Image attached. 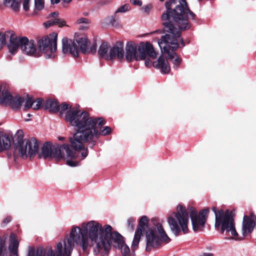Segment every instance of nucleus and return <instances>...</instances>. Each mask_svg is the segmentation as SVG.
Listing matches in <instances>:
<instances>
[{"label":"nucleus","instance_id":"1","mask_svg":"<svg viewBox=\"0 0 256 256\" xmlns=\"http://www.w3.org/2000/svg\"><path fill=\"white\" fill-rule=\"evenodd\" d=\"M176 4V0H168L165 3L166 9L162 16L164 30L168 34L162 36L158 41L162 54H167V58L174 64V68H177L181 62V59L174 52L179 46L178 42L182 46L184 42L181 38L182 31L190 28V19L194 20L196 14L192 12L186 0H178V4L174 8L172 6Z\"/></svg>","mask_w":256,"mask_h":256},{"label":"nucleus","instance_id":"2","mask_svg":"<svg viewBox=\"0 0 256 256\" xmlns=\"http://www.w3.org/2000/svg\"><path fill=\"white\" fill-rule=\"evenodd\" d=\"M66 120L74 128L76 133L70 141L73 148L81 152L80 159H84L88 155V150L84 143L95 145L94 137L100 134L106 136L112 131L109 126H105L102 130L98 128L104 125L106 122L102 118H93L86 112H78L73 110L66 115Z\"/></svg>","mask_w":256,"mask_h":256},{"label":"nucleus","instance_id":"3","mask_svg":"<svg viewBox=\"0 0 256 256\" xmlns=\"http://www.w3.org/2000/svg\"><path fill=\"white\" fill-rule=\"evenodd\" d=\"M94 220L82 223L81 226H73L70 236L56 244V249L40 247L29 250L28 256H71L74 244L84 250L94 246Z\"/></svg>","mask_w":256,"mask_h":256},{"label":"nucleus","instance_id":"4","mask_svg":"<svg viewBox=\"0 0 256 256\" xmlns=\"http://www.w3.org/2000/svg\"><path fill=\"white\" fill-rule=\"evenodd\" d=\"M94 252L101 256H108L112 246L120 249L123 256H134L135 249L132 248L130 252L129 247L124 244L123 237L116 232H112V227L108 224L102 226L94 220ZM132 247V246H131Z\"/></svg>","mask_w":256,"mask_h":256},{"label":"nucleus","instance_id":"5","mask_svg":"<svg viewBox=\"0 0 256 256\" xmlns=\"http://www.w3.org/2000/svg\"><path fill=\"white\" fill-rule=\"evenodd\" d=\"M147 56L152 59L156 58L158 56V53L149 42H142L139 45L131 41L127 42L126 58L128 62L144 60Z\"/></svg>","mask_w":256,"mask_h":256},{"label":"nucleus","instance_id":"6","mask_svg":"<svg viewBox=\"0 0 256 256\" xmlns=\"http://www.w3.org/2000/svg\"><path fill=\"white\" fill-rule=\"evenodd\" d=\"M64 152L68 158L74 159L78 157V152L80 150H76L72 145L64 144L53 146L50 142H48L44 144L39 156L44 158H54L57 161H59L64 158Z\"/></svg>","mask_w":256,"mask_h":256},{"label":"nucleus","instance_id":"7","mask_svg":"<svg viewBox=\"0 0 256 256\" xmlns=\"http://www.w3.org/2000/svg\"><path fill=\"white\" fill-rule=\"evenodd\" d=\"M87 38L86 36H78L74 40L64 38L62 40V50L64 54H70L74 57L78 56L79 50L83 54H94L96 50V44L94 43L90 48H88Z\"/></svg>","mask_w":256,"mask_h":256},{"label":"nucleus","instance_id":"8","mask_svg":"<svg viewBox=\"0 0 256 256\" xmlns=\"http://www.w3.org/2000/svg\"><path fill=\"white\" fill-rule=\"evenodd\" d=\"M152 222L154 226L148 228L146 232V250L147 252L158 246L162 242L168 243L170 241V239L165 232L162 224L158 222L157 219L153 218L152 219Z\"/></svg>","mask_w":256,"mask_h":256},{"label":"nucleus","instance_id":"9","mask_svg":"<svg viewBox=\"0 0 256 256\" xmlns=\"http://www.w3.org/2000/svg\"><path fill=\"white\" fill-rule=\"evenodd\" d=\"M212 210L215 214V227L216 228L220 227L222 232L224 231L226 232H230L232 237L226 238V239L236 240H242V238L238 236L235 228L234 220L228 210L224 212L222 210H217L215 207H212Z\"/></svg>","mask_w":256,"mask_h":256},{"label":"nucleus","instance_id":"10","mask_svg":"<svg viewBox=\"0 0 256 256\" xmlns=\"http://www.w3.org/2000/svg\"><path fill=\"white\" fill-rule=\"evenodd\" d=\"M10 40L8 48L12 54H15L18 49L20 48L22 52L28 56H38L36 44L34 40H28L26 36L20 38L14 34H12Z\"/></svg>","mask_w":256,"mask_h":256},{"label":"nucleus","instance_id":"11","mask_svg":"<svg viewBox=\"0 0 256 256\" xmlns=\"http://www.w3.org/2000/svg\"><path fill=\"white\" fill-rule=\"evenodd\" d=\"M168 222L172 232L175 236L179 235L180 230L184 234L188 232V214L187 210L182 206L178 205L176 212L168 218Z\"/></svg>","mask_w":256,"mask_h":256},{"label":"nucleus","instance_id":"12","mask_svg":"<svg viewBox=\"0 0 256 256\" xmlns=\"http://www.w3.org/2000/svg\"><path fill=\"white\" fill-rule=\"evenodd\" d=\"M38 149V142L35 138H19L15 144L14 154H18L22 158H33Z\"/></svg>","mask_w":256,"mask_h":256},{"label":"nucleus","instance_id":"13","mask_svg":"<svg viewBox=\"0 0 256 256\" xmlns=\"http://www.w3.org/2000/svg\"><path fill=\"white\" fill-rule=\"evenodd\" d=\"M57 34L52 32L38 40V44L39 50L46 58H55L57 50Z\"/></svg>","mask_w":256,"mask_h":256},{"label":"nucleus","instance_id":"14","mask_svg":"<svg viewBox=\"0 0 256 256\" xmlns=\"http://www.w3.org/2000/svg\"><path fill=\"white\" fill-rule=\"evenodd\" d=\"M188 210L190 212L194 231L195 232L202 231L210 212L209 208H206L202 210L199 212L198 214L196 209L193 207L189 206Z\"/></svg>","mask_w":256,"mask_h":256},{"label":"nucleus","instance_id":"15","mask_svg":"<svg viewBox=\"0 0 256 256\" xmlns=\"http://www.w3.org/2000/svg\"><path fill=\"white\" fill-rule=\"evenodd\" d=\"M18 246L19 241L14 234L10 236L8 248L6 237L0 236V256H18Z\"/></svg>","mask_w":256,"mask_h":256},{"label":"nucleus","instance_id":"16","mask_svg":"<svg viewBox=\"0 0 256 256\" xmlns=\"http://www.w3.org/2000/svg\"><path fill=\"white\" fill-rule=\"evenodd\" d=\"M148 218L143 216L139 220L138 226L135 232L134 238L132 242V248L135 249L138 246V244L145 227L148 226Z\"/></svg>","mask_w":256,"mask_h":256},{"label":"nucleus","instance_id":"17","mask_svg":"<svg viewBox=\"0 0 256 256\" xmlns=\"http://www.w3.org/2000/svg\"><path fill=\"white\" fill-rule=\"evenodd\" d=\"M124 44L121 42H117L110 48L108 60H113L116 58L120 60L124 58Z\"/></svg>","mask_w":256,"mask_h":256},{"label":"nucleus","instance_id":"18","mask_svg":"<svg viewBox=\"0 0 256 256\" xmlns=\"http://www.w3.org/2000/svg\"><path fill=\"white\" fill-rule=\"evenodd\" d=\"M255 225L254 218L253 216H244L242 222V233L244 236L251 233Z\"/></svg>","mask_w":256,"mask_h":256},{"label":"nucleus","instance_id":"19","mask_svg":"<svg viewBox=\"0 0 256 256\" xmlns=\"http://www.w3.org/2000/svg\"><path fill=\"white\" fill-rule=\"evenodd\" d=\"M153 66L156 68H160L162 74H168L170 70V67L168 60H164L162 55L158 58L156 61L154 62Z\"/></svg>","mask_w":256,"mask_h":256},{"label":"nucleus","instance_id":"20","mask_svg":"<svg viewBox=\"0 0 256 256\" xmlns=\"http://www.w3.org/2000/svg\"><path fill=\"white\" fill-rule=\"evenodd\" d=\"M11 144L12 140L8 135L0 134V152L8 150Z\"/></svg>","mask_w":256,"mask_h":256},{"label":"nucleus","instance_id":"21","mask_svg":"<svg viewBox=\"0 0 256 256\" xmlns=\"http://www.w3.org/2000/svg\"><path fill=\"white\" fill-rule=\"evenodd\" d=\"M110 50V46L108 43L106 42H102L98 50V54L100 58L108 60V55Z\"/></svg>","mask_w":256,"mask_h":256},{"label":"nucleus","instance_id":"22","mask_svg":"<svg viewBox=\"0 0 256 256\" xmlns=\"http://www.w3.org/2000/svg\"><path fill=\"white\" fill-rule=\"evenodd\" d=\"M46 110H48L50 112H56L59 110V104L58 102L54 100H48L44 105Z\"/></svg>","mask_w":256,"mask_h":256},{"label":"nucleus","instance_id":"23","mask_svg":"<svg viewBox=\"0 0 256 256\" xmlns=\"http://www.w3.org/2000/svg\"><path fill=\"white\" fill-rule=\"evenodd\" d=\"M46 28H48L54 25H58L60 27L66 26V22L60 18H55L48 20L44 24Z\"/></svg>","mask_w":256,"mask_h":256},{"label":"nucleus","instance_id":"24","mask_svg":"<svg viewBox=\"0 0 256 256\" xmlns=\"http://www.w3.org/2000/svg\"><path fill=\"white\" fill-rule=\"evenodd\" d=\"M24 102V98L19 96L13 97L9 106L14 110H18L21 107L22 104Z\"/></svg>","mask_w":256,"mask_h":256},{"label":"nucleus","instance_id":"25","mask_svg":"<svg viewBox=\"0 0 256 256\" xmlns=\"http://www.w3.org/2000/svg\"><path fill=\"white\" fill-rule=\"evenodd\" d=\"M13 96L10 94L7 90H4L0 98V102L2 104H10Z\"/></svg>","mask_w":256,"mask_h":256},{"label":"nucleus","instance_id":"26","mask_svg":"<svg viewBox=\"0 0 256 256\" xmlns=\"http://www.w3.org/2000/svg\"><path fill=\"white\" fill-rule=\"evenodd\" d=\"M73 110H76L78 112H82L81 110H78V108H72V106H70L68 104H67L66 103H63L62 104V105L60 106H59V110L58 111H60V116H62L64 114V112L66 110H67V112L66 113L65 116H64V120L67 122H68L66 120V116L67 114L70 111H71Z\"/></svg>","mask_w":256,"mask_h":256},{"label":"nucleus","instance_id":"27","mask_svg":"<svg viewBox=\"0 0 256 256\" xmlns=\"http://www.w3.org/2000/svg\"><path fill=\"white\" fill-rule=\"evenodd\" d=\"M4 4L7 7H10L14 11H18L20 7V0H4Z\"/></svg>","mask_w":256,"mask_h":256},{"label":"nucleus","instance_id":"28","mask_svg":"<svg viewBox=\"0 0 256 256\" xmlns=\"http://www.w3.org/2000/svg\"><path fill=\"white\" fill-rule=\"evenodd\" d=\"M14 34L11 32H8L6 33H0V50L2 48L3 46L6 44V39L11 36V34Z\"/></svg>","mask_w":256,"mask_h":256},{"label":"nucleus","instance_id":"29","mask_svg":"<svg viewBox=\"0 0 256 256\" xmlns=\"http://www.w3.org/2000/svg\"><path fill=\"white\" fill-rule=\"evenodd\" d=\"M76 22L78 24H83L79 26L78 28L80 30H85L88 28V19L85 18H80L77 20Z\"/></svg>","mask_w":256,"mask_h":256},{"label":"nucleus","instance_id":"30","mask_svg":"<svg viewBox=\"0 0 256 256\" xmlns=\"http://www.w3.org/2000/svg\"><path fill=\"white\" fill-rule=\"evenodd\" d=\"M34 104V100L32 97L26 96V102L24 106V110H26L30 108L33 107V104Z\"/></svg>","mask_w":256,"mask_h":256},{"label":"nucleus","instance_id":"31","mask_svg":"<svg viewBox=\"0 0 256 256\" xmlns=\"http://www.w3.org/2000/svg\"><path fill=\"white\" fill-rule=\"evenodd\" d=\"M119 18L117 13L115 12L114 14L110 18V23L114 26H116L118 25Z\"/></svg>","mask_w":256,"mask_h":256},{"label":"nucleus","instance_id":"32","mask_svg":"<svg viewBox=\"0 0 256 256\" xmlns=\"http://www.w3.org/2000/svg\"><path fill=\"white\" fill-rule=\"evenodd\" d=\"M35 9L40 10L43 9L44 7V2L43 0H34Z\"/></svg>","mask_w":256,"mask_h":256},{"label":"nucleus","instance_id":"33","mask_svg":"<svg viewBox=\"0 0 256 256\" xmlns=\"http://www.w3.org/2000/svg\"><path fill=\"white\" fill-rule=\"evenodd\" d=\"M130 10V6L128 4H124L119 7L116 11V13H124Z\"/></svg>","mask_w":256,"mask_h":256},{"label":"nucleus","instance_id":"34","mask_svg":"<svg viewBox=\"0 0 256 256\" xmlns=\"http://www.w3.org/2000/svg\"><path fill=\"white\" fill-rule=\"evenodd\" d=\"M136 220L132 218H130L128 219V228L130 230H133L135 226Z\"/></svg>","mask_w":256,"mask_h":256},{"label":"nucleus","instance_id":"35","mask_svg":"<svg viewBox=\"0 0 256 256\" xmlns=\"http://www.w3.org/2000/svg\"><path fill=\"white\" fill-rule=\"evenodd\" d=\"M34 104H33L32 108L35 110H37L40 108L41 107L42 100L40 98H37L36 100H34Z\"/></svg>","mask_w":256,"mask_h":256},{"label":"nucleus","instance_id":"36","mask_svg":"<svg viewBox=\"0 0 256 256\" xmlns=\"http://www.w3.org/2000/svg\"><path fill=\"white\" fill-rule=\"evenodd\" d=\"M66 164L69 166H72V167L76 166H78L79 165V162H78L76 161H74V160H70L69 159L67 160Z\"/></svg>","mask_w":256,"mask_h":256},{"label":"nucleus","instance_id":"37","mask_svg":"<svg viewBox=\"0 0 256 256\" xmlns=\"http://www.w3.org/2000/svg\"><path fill=\"white\" fill-rule=\"evenodd\" d=\"M151 8L152 6L150 4H148L142 8L141 10H142L144 12L148 14L150 12Z\"/></svg>","mask_w":256,"mask_h":256},{"label":"nucleus","instance_id":"38","mask_svg":"<svg viewBox=\"0 0 256 256\" xmlns=\"http://www.w3.org/2000/svg\"><path fill=\"white\" fill-rule=\"evenodd\" d=\"M30 1L28 0H24L23 3V8L25 11H28L30 8Z\"/></svg>","mask_w":256,"mask_h":256},{"label":"nucleus","instance_id":"39","mask_svg":"<svg viewBox=\"0 0 256 256\" xmlns=\"http://www.w3.org/2000/svg\"><path fill=\"white\" fill-rule=\"evenodd\" d=\"M130 2L134 6H141L142 5L141 0H130Z\"/></svg>","mask_w":256,"mask_h":256},{"label":"nucleus","instance_id":"40","mask_svg":"<svg viewBox=\"0 0 256 256\" xmlns=\"http://www.w3.org/2000/svg\"><path fill=\"white\" fill-rule=\"evenodd\" d=\"M58 12H53L50 14V16L52 18H58Z\"/></svg>","mask_w":256,"mask_h":256},{"label":"nucleus","instance_id":"41","mask_svg":"<svg viewBox=\"0 0 256 256\" xmlns=\"http://www.w3.org/2000/svg\"><path fill=\"white\" fill-rule=\"evenodd\" d=\"M12 218L10 216H8L6 218H5L3 221L4 223L5 224H8L9 222H10Z\"/></svg>","mask_w":256,"mask_h":256},{"label":"nucleus","instance_id":"42","mask_svg":"<svg viewBox=\"0 0 256 256\" xmlns=\"http://www.w3.org/2000/svg\"><path fill=\"white\" fill-rule=\"evenodd\" d=\"M200 256H214V254L210 252H205L202 254Z\"/></svg>","mask_w":256,"mask_h":256},{"label":"nucleus","instance_id":"43","mask_svg":"<svg viewBox=\"0 0 256 256\" xmlns=\"http://www.w3.org/2000/svg\"><path fill=\"white\" fill-rule=\"evenodd\" d=\"M145 60V64L146 66H150V60L148 59V60H146V58L144 59Z\"/></svg>","mask_w":256,"mask_h":256},{"label":"nucleus","instance_id":"44","mask_svg":"<svg viewBox=\"0 0 256 256\" xmlns=\"http://www.w3.org/2000/svg\"><path fill=\"white\" fill-rule=\"evenodd\" d=\"M52 4H58L60 2V0H50Z\"/></svg>","mask_w":256,"mask_h":256},{"label":"nucleus","instance_id":"45","mask_svg":"<svg viewBox=\"0 0 256 256\" xmlns=\"http://www.w3.org/2000/svg\"><path fill=\"white\" fill-rule=\"evenodd\" d=\"M64 2L69 3L72 0H62Z\"/></svg>","mask_w":256,"mask_h":256},{"label":"nucleus","instance_id":"46","mask_svg":"<svg viewBox=\"0 0 256 256\" xmlns=\"http://www.w3.org/2000/svg\"><path fill=\"white\" fill-rule=\"evenodd\" d=\"M28 117H30V116H32V114H28Z\"/></svg>","mask_w":256,"mask_h":256},{"label":"nucleus","instance_id":"47","mask_svg":"<svg viewBox=\"0 0 256 256\" xmlns=\"http://www.w3.org/2000/svg\"><path fill=\"white\" fill-rule=\"evenodd\" d=\"M26 120V121H28V120H29V119H28V118H26V120Z\"/></svg>","mask_w":256,"mask_h":256},{"label":"nucleus","instance_id":"48","mask_svg":"<svg viewBox=\"0 0 256 256\" xmlns=\"http://www.w3.org/2000/svg\"><path fill=\"white\" fill-rule=\"evenodd\" d=\"M160 0L161 1V2L164 1V0Z\"/></svg>","mask_w":256,"mask_h":256},{"label":"nucleus","instance_id":"49","mask_svg":"<svg viewBox=\"0 0 256 256\" xmlns=\"http://www.w3.org/2000/svg\"><path fill=\"white\" fill-rule=\"evenodd\" d=\"M200 2L202 0H198Z\"/></svg>","mask_w":256,"mask_h":256},{"label":"nucleus","instance_id":"50","mask_svg":"<svg viewBox=\"0 0 256 256\" xmlns=\"http://www.w3.org/2000/svg\"><path fill=\"white\" fill-rule=\"evenodd\" d=\"M28 1H30V0H28Z\"/></svg>","mask_w":256,"mask_h":256}]
</instances>
